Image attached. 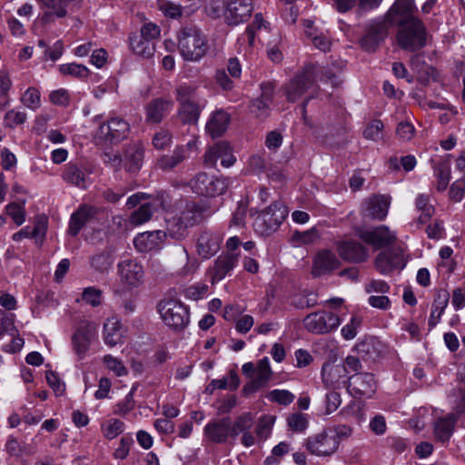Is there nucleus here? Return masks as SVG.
Masks as SVG:
<instances>
[{"mask_svg": "<svg viewBox=\"0 0 465 465\" xmlns=\"http://www.w3.org/2000/svg\"><path fill=\"white\" fill-rule=\"evenodd\" d=\"M393 24L398 25L396 40L401 49L416 52L426 45L427 30L419 18L393 19Z\"/></svg>", "mask_w": 465, "mask_h": 465, "instance_id": "nucleus-1", "label": "nucleus"}, {"mask_svg": "<svg viewBox=\"0 0 465 465\" xmlns=\"http://www.w3.org/2000/svg\"><path fill=\"white\" fill-rule=\"evenodd\" d=\"M178 49L184 60L198 62L208 51L206 36L195 25H185L178 32Z\"/></svg>", "mask_w": 465, "mask_h": 465, "instance_id": "nucleus-2", "label": "nucleus"}, {"mask_svg": "<svg viewBox=\"0 0 465 465\" xmlns=\"http://www.w3.org/2000/svg\"><path fill=\"white\" fill-rule=\"evenodd\" d=\"M178 102L177 116L183 124H196L204 103L197 96L196 88L190 84H180L175 88Z\"/></svg>", "mask_w": 465, "mask_h": 465, "instance_id": "nucleus-3", "label": "nucleus"}, {"mask_svg": "<svg viewBox=\"0 0 465 465\" xmlns=\"http://www.w3.org/2000/svg\"><path fill=\"white\" fill-rule=\"evenodd\" d=\"M157 310L163 322L174 331L183 330L190 322L189 309L175 299H163L159 302Z\"/></svg>", "mask_w": 465, "mask_h": 465, "instance_id": "nucleus-4", "label": "nucleus"}, {"mask_svg": "<svg viewBox=\"0 0 465 465\" xmlns=\"http://www.w3.org/2000/svg\"><path fill=\"white\" fill-rule=\"evenodd\" d=\"M316 77V65L306 64L301 72L282 86L286 99L291 103L300 100L314 85Z\"/></svg>", "mask_w": 465, "mask_h": 465, "instance_id": "nucleus-5", "label": "nucleus"}, {"mask_svg": "<svg viewBox=\"0 0 465 465\" xmlns=\"http://www.w3.org/2000/svg\"><path fill=\"white\" fill-rule=\"evenodd\" d=\"M287 214L286 206L282 202H274L255 218V230L261 234H271L278 230Z\"/></svg>", "mask_w": 465, "mask_h": 465, "instance_id": "nucleus-6", "label": "nucleus"}, {"mask_svg": "<svg viewBox=\"0 0 465 465\" xmlns=\"http://www.w3.org/2000/svg\"><path fill=\"white\" fill-rule=\"evenodd\" d=\"M129 132V123L121 116L114 115L100 124L94 139L97 143H119L127 137Z\"/></svg>", "mask_w": 465, "mask_h": 465, "instance_id": "nucleus-7", "label": "nucleus"}, {"mask_svg": "<svg viewBox=\"0 0 465 465\" xmlns=\"http://www.w3.org/2000/svg\"><path fill=\"white\" fill-rule=\"evenodd\" d=\"M193 193L206 197H214L224 193L229 186V180L224 177L198 173L190 182Z\"/></svg>", "mask_w": 465, "mask_h": 465, "instance_id": "nucleus-8", "label": "nucleus"}, {"mask_svg": "<svg viewBox=\"0 0 465 465\" xmlns=\"http://www.w3.org/2000/svg\"><path fill=\"white\" fill-rule=\"evenodd\" d=\"M304 328L313 334H327L341 324V318L332 312L318 311L308 314L302 321Z\"/></svg>", "mask_w": 465, "mask_h": 465, "instance_id": "nucleus-9", "label": "nucleus"}, {"mask_svg": "<svg viewBox=\"0 0 465 465\" xmlns=\"http://www.w3.org/2000/svg\"><path fill=\"white\" fill-rule=\"evenodd\" d=\"M96 335L97 327L94 322H84L77 327L72 336V346L79 360L85 358Z\"/></svg>", "mask_w": 465, "mask_h": 465, "instance_id": "nucleus-10", "label": "nucleus"}, {"mask_svg": "<svg viewBox=\"0 0 465 465\" xmlns=\"http://www.w3.org/2000/svg\"><path fill=\"white\" fill-rule=\"evenodd\" d=\"M218 160H221V164L225 168L232 166L236 162V158L232 154V149L226 141L215 143L203 154V163L207 167H215Z\"/></svg>", "mask_w": 465, "mask_h": 465, "instance_id": "nucleus-11", "label": "nucleus"}, {"mask_svg": "<svg viewBox=\"0 0 465 465\" xmlns=\"http://www.w3.org/2000/svg\"><path fill=\"white\" fill-rule=\"evenodd\" d=\"M322 379L324 385L332 390L348 387L350 381L344 364L331 361L322 365Z\"/></svg>", "mask_w": 465, "mask_h": 465, "instance_id": "nucleus-12", "label": "nucleus"}, {"mask_svg": "<svg viewBox=\"0 0 465 465\" xmlns=\"http://www.w3.org/2000/svg\"><path fill=\"white\" fill-rule=\"evenodd\" d=\"M388 35V25L385 20L372 21L366 25L365 34L360 40L362 49L374 52Z\"/></svg>", "mask_w": 465, "mask_h": 465, "instance_id": "nucleus-13", "label": "nucleus"}, {"mask_svg": "<svg viewBox=\"0 0 465 465\" xmlns=\"http://www.w3.org/2000/svg\"><path fill=\"white\" fill-rule=\"evenodd\" d=\"M339 445L337 435H331L327 431L312 436L306 441L307 450L317 456H330L338 450Z\"/></svg>", "mask_w": 465, "mask_h": 465, "instance_id": "nucleus-14", "label": "nucleus"}, {"mask_svg": "<svg viewBox=\"0 0 465 465\" xmlns=\"http://www.w3.org/2000/svg\"><path fill=\"white\" fill-rule=\"evenodd\" d=\"M252 11V0H229L224 11V21L229 25H238L247 22Z\"/></svg>", "mask_w": 465, "mask_h": 465, "instance_id": "nucleus-15", "label": "nucleus"}, {"mask_svg": "<svg viewBox=\"0 0 465 465\" xmlns=\"http://www.w3.org/2000/svg\"><path fill=\"white\" fill-rule=\"evenodd\" d=\"M239 261L238 252H222L207 271L212 284L219 282L232 271Z\"/></svg>", "mask_w": 465, "mask_h": 465, "instance_id": "nucleus-16", "label": "nucleus"}, {"mask_svg": "<svg viewBox=\"0 0 465 465\" xmlns=\"http://www.w3.org/2000/svg\"><path fill=\"white\" fill-rule=\"evenodd\" d=\"M118 275L123 285L128 289L140 286L143 281V269L134 260H124L117 265Z\"/></svg>", "mask_w": 465, "mask_h": 465, "instance_id": "nucleus-17", "label": "nucleus"}, {"mask_svg": "<svg viewBox=\"0 0 465 465\" xmlns=\"http://www.w3.org/2000/svg\"><path fill=\"white\" fill-rule=\"evenodd\" d=\"M361 239L371 245L375 250L386 248L396 242L395 232L391 231L387 226L381 225L371 230H366L360 233Z\"/></svg>", "mask_w": 465, "mask_h": 465, "instance_id": "nucleus-18", "label": "nucleus"}, {"mask_svg": "<svg viewBox=\"0 0 465 465\" xmlns=\"http://www.w3.org/2000/svg\"><path fill=\"white\" fill-rule=\"evenodd\" d=\"M75 0H36L44 13L40 18L43 25H51L56 18H64L68 14V6Z\"/></svg>", "mask_w": 465, "mask_h": 465, "instance_id": "nucleus-19", "label": "nucleus"}, {"mask_svg": "<svg viewBox=\"0 0 465 465\" xmlns=\"http://www.w3.org/2000/svg\"><path fill=\"white\" fill-rule=\"evenodd\" d=\"M339 266L340 261L332 252L322 250L313 258L311 272L314 278H317L331 272Z\"/></svg>", "mask_w": 465, "mask_h": 465, "instance_id": "nucleus-20", "label": "nucleus"}, {"mask_svg": "<svg viewBox=\"0 0 465 465\" xmlns=\"http://www.w3.org/2000/svg\"><path fill=\"white\" fill-rule=\"evenodd\" d=\"M91 173L92 170L86 165L70 162L65 165L62 177L67 183L84 189L89 183Z\"/></svg>", "mask_w": 465, "mask_h": 465, "instance_id": "nucleus-21", "label": "nucleus"}, {"mask_svg": "<svg viewBox=\"0 0 465 465\" xmlns=\"http://www.w3.org/2000/svg\"><path fill=\"white\" fill-rule=\"evenodd\" d=\"M203 432L205 437L214 443H224L231 437V420L223 418L208 422Z\"/></svg>", "mask_w": 465, "mask_h": 465, "instance_id": "nucleus-22", "label": "nucleus"}, {"mask_svg": "<svg viewBox=\"0 0 465 465\" xmlns=\"http://www.w3.org/2000/svg\"><path fill=\"white\" fill-rule=\"evenodd\" d=\"M173 103L162 97L153 99L145 106V121L148 124H160L171 112Z\"/></svg>", "mask_w": 465, "mask_h": 465, "instance_id": "nucleus-23", "label": "nucleus"}, {"mask_svg": "<svg viewBox=\"0 0 465 465\" xmlns=\"http://www.w3.org/2000/svg\"><path fill=\"white\" fill-rule=\"evenodd\" d=\"M97 209L91 205H83L70 218L68 233L76 236L79 232L95 219Z\"/></svg>", "mask_w": 465, "mask_h": 465, "instance_id": "nucleus-24", "label": "nucleus"}, {"mask_svg": "<svg viewBox=\"0 0 465 465\" xmlns=\"http://www.w3.org/2000/svg\"><path fill=\"white\" fill-rule=\"evenodd\" d=\"M254 375V379L243 387L245 393L254 392L257 390L265 387L270 381L272 371L270 367L269 359L267 357L258 361Z\"/></svg>", "mask_w": 465, "mask_h": 465, "instance_id": "nucleus-25", "label": "nucleus"}, {"mask_svg": "<svg viewBox=\"0 0 465 465\" xmlns=\"http://www.w3.org/2000/svg\"><path fill=\"white\" fill-rule=\"evenodd\" d=\"M390 204V196L373 195L365 202L363 214L366 217L381 221L387 216Z\"/></svg>", "mask_w": 465, "mask_h": 465, "instance_id": "nucleus-26", "label": "nucleus"}, {"mask_svg": "<svg viewBox=\"0 0 465 465\" xmlns=\"http://www.w3.org/2000/svg\"><path fill=\"white\" fill-rule=\"evenodd\" d=\"M164 238L165 232L161 230L144 232L134 239V245L138 252H147L158 249Z\"/></svg>", "mask_w": 465, "mask_h": 465, "instance_id": "nucleus-27", "label": "nucleus"}, {"mask_svg": "<svg viewBox=\"0 0 465 465\" xmlns=\"http://www.w3.org/2000/svg\"><path fill=\"white\" fill-rule=\"evenodd\" d=\"M350 387H351V390L356 395L365 396L367 398H370L376 391L374 377L369 372H363L351 377L347 388Z\"/></svg>", "mask_w": 465, "mask_h": 465, "instance_id": "nucleus-28", "label": "nucleus"}, {"mask_svg": "<svg viewBox=\"0 0 465 465\" xmlns=\"http://www.w3.org/2000/svg\"><path fill=\"white\" fill-rule=\"evenodd\" d=\"M221 242L222 240L219 235L210 232H203L197 240V253L203 259H209L219 251Z\"/></svg>", "mask_w": 465, "mask_h": 465, "instance_id": "nucleus-29", "label": "nucleus"}, {"mask_svg": "<svg viewBox=\"0 0 465 465\" xmlns=\"http://www.w3.org/2000/svg\"><path fill=\"white\" fill-rule=\"evenodd\" d=\"M337 250L340 256L348 262H361L368 257L367 249L362 244L352 241L339 243Z\"/></svg>", "mask_w": 465, "mask_h": 465, "instance_id": "nucleus-30", "label": "nucleus"}, {"mask_svg": "<svg viewBox=\"0 0 465 465\" xmlns=\"http://www.w3.org/2000/svg\"><path fill=\"white\" fill-rule=\"evenodd\" d=\"M143 156L144 150L142 144H130L124 152L123 163L124 169L129 173H137L143 165Z\"/></svg>", "mask_w": 465, "mask_h": 465, "instance_id": "nucleus-31", "label": "nucleus"}, {"mask_svg": "<svg viewBox=\"0 0 465 465\" xmlns=\"http://www.w3.org/2000/svg\"><path fill=\"white\" fill-rule=\"evenodd\" d=\"M417 11L414 0H396L386 15V20L393 24V19L407 20L416 18L413 14Z\"/></svg>", "mask_w": 465, "mask_h": 465, "instance_id": "nucleus-32", "label": "nucleus"}, {"mask_svg": "<svg viewBox=\"0 0 465 465\" xmlns=\"http://www.w3.org/2000/svg\"><path fill=\"white\" fill-rule=\"evenodd\" d=\"M204 212L205 208L203 205L193 202H187L180 211L178 217L185 225L193 227L204 219Z\"/></svg>", "mask_w": 465, "mask_h": 465, "instance_id": "nucleus-33", "label": "nucleus"}, {"mask_svg": "<svg viewBox=\"0 0 465 465\" xmlns=\"http://www.w3.org/2000/svg\"><path fill=\"white\" fill-rule=\"evenodd\" d=\"M230 124V115L223 110L213 112L206 124V130L213 138L222 136Z\"/></svg>", "mask_w": 465, "mask_h": 465, "instance_id": "nucleus-34", "label": "nucleus"}, {"mask_svg": "<svg viewBox=\"0 0 465 465\" xmlns=\"http://www.w3.org/2000/svg\"><path fill=\"white\" fill-rule=\"evenodd\" d=\"M123 331L121 322L114 317L107 319L104 324V341L110 347L123 343Z\"/></svg>", "mask_w": 465, "mask_h": 465, "instance_id": "nucleus-35", "label": "nucleus"}, {"mask_svg": "<svg viewBox=\"0 0 465 465\" xmlns=\"http://www.w3.org/2000/svg\"><path fill=\"white\" fill-rule=\"evenodd\" d=\"M355 349L364 360L375 361L381 353L382 344L378 339L371 337L357 343Z\"/></svg>", "mask_w": 465, "mask_h": 465, "instance_id": "nucleus-36", "label": "nucleus"}, {"mask_svg": "<svg viewBox=\"0 0 465 465\" xmlns=\"http://www.w3.org/2000/svg\"><path fill=\"white\" fill-rule=\"evenodd\" d=\"M450 294L445 290H441L437 293L432 304V310L428 322V325L430 329L434 328L440 322L441 314L443 313L448 304Z\"/></svg>", "mask_w": 465, "mask_h": 465, "instance_id": "nucleus-37", "label": "nucleus"}, {"mask_svg": "<svg viewBox=\"0 0 465 465\" xmlns=\"http://www.w3.org/2000/svg\"><path fill=\"white\" fill-rule=\"evenodd\" d=\"M455 419L452 415L439 418L434 424V435L437 440L446 442L452 435Z\"/></svg>", "mask_w": 465, "mask_h": 465, "instance_id": "nucleus-38", "label": "nucleus"}, {"mask_svg": "<svg viewBox=\"0 0 465 465\" xmlns=\"http://www.w3.org/2000/svg\"><path fill=\"white\" fill-rule=\"evenodd\" d=\"M416 210L420 213L417 219V223L424 224L428 223L435 213V208L430 203L429 194H419L415 199Z\"/></svg>", "mask_w": 465, "mask_h": 465, "instance_id": "nucleus-39", "label": "nucleus"}, {"mask_svg": "<svg viewBox=\"0 0 465 465\" xmlns=\"http://www.w3.org/2000/svg\"><path fill=\"white\" fill-rule=\"evenodd\" d=\"M400 260V255L391 251H384L380 252L376 257L375 266L380 272L386 274L398 266Z\"/></svg>", "mask_w": 465, "mask_h": 465, "instance_id": "nucleus-40", "label": "nucleus"}, {"mask_svg": "<svg viewBox=\"0 0 465 465\" xmlns=\"http://www.w3.org/2000/svg\"><path fill=\"white\" fill-rule=\"evenodd\" d=\"M185 160V150L183 147H176L172 154L163 155L157 161V165L163 171H169L176 167Z\"/></svg>", "mask_w": 465, "mask_h": 465, "instance_id": "nucleus-41", "label": "nucleus"}, {"mask_svg": "<svg viewBox=\"0 0 465 465\" xmlns=\"http://www.w3.org/2000/svg\"><path fill=\"white\" fill-rule=\"evenodd\" d=\"M130 45L132 50L138 55L145 58H149L153 55V43L140 35L131 36Z\"/></svg>", "mask_w": 465, "mask_h": 465, "instance_id": "nucleus-42", "label": "nucleus"}, {"mask_svg": "<svg viewBox=\"0 0 465 465\" xmlns=\"http://www.w3.org/2000/svg\"><path fill=\"white\" fill-rule=\"evenodd\" d=\"M188 228L189 226L185 225L178 215L173 216L166 220L165 236L168 234L173 239L182 240L187 236Z\"/></svg>", "mask_w": 465, "mask_h": 465, "instance_id": "nucleus-43", "label": "nucleus"}, {"mask_svg": "<svg viewBox=\"0 0 465 465\" xmlns=\"http://www.w3.org/2000/svg\"><path fill=\"white\" fill-rule=\"evenodd\" d=\"M252 425L253 416L251 412L241 414L232 424L231 423V437L235 439L240 433L250 430Z\"/></svg>", "mask_w": 465, "mask_h": 465, "instance_id": "nucleus-44", "label": "nucleus"}, {"mask_svg": "<svg viewBox=\"0 0 465 465\" xmlns=\"http://www.w3.org/2000/svg\"><path fill=\"white\" fill-rule=\"evenodd\" d=\"M114 262V257L109 251H103L91 258V266L101 273L107 272Z\"/></svg>", "mask_w": 465, "mask_h": 465, "instance_id": "nucleus-45", "label": "nucleus"}, {"mask_svg": "<svg viewBox=\"0 0 465 465\" xmlns=\"http://www.w3.org/2000/svg\"><path fill=\"white\" fill-rule=\"evenodd\" d=\"M153 216V203H146L142 204L137 210L134 211L130 216V223L133 225H140L148 222Z\"/></svg>", "mask_w": 465, "mask_h": 465, "instance_id": "nucleus-46", "label": "nucleus"}, {"mask_svg": "<svg viewBox=\"0 0 465 465\" xmlns=\"http://www.w3.org/2000/svg\"><path fill=\"white\" fill-rule=\"evenodd\" d=\"M81 299L86 304L97 307L102 304L103 291L94 286L86 287L83 290Z\"/></svg>", "mask_w": 465, "mask_h": 465, "instance_id": "nucleus-47", "label": "nucleus"}, {"mask_svg": "<svg viewBox=\"0 0 465 465\" xmlns=\"http://www.w3.org/2000/svg\"><path fill=\"white\" fill-rule=\"evenodd\" d=\"M157 5L163 15L172 19H178L183 15V8L171 1L158 0Z\"/></svg>", "mask_w": 465, "mask_h": 465, "instance_id": "nucleus-48", "label": "nucleus"}, {"mask_svg": "<svg viewBox=\"0 0 465 465\" xmlns=\"http://www.w3.org/2000/svg\"><path fill=\"white\" fill-rule=\"evenodd\" d=\"M124 424L117 419H111L102 426L104 436L109 440L116 438L124 431Z\"/></svg>", "mask_w": 465, "mask_h": 465, "instance_id": "nucleus-49", "label": "nucleus"}, {"mask_svg": "<svg viewBox=\"0 0 465 465\" xmlns=\"http://www.w3.org/2000/svg\"><path fill=\"white\" fill-rule=\"evenodd\" d=\"M60 72L64 75H72L77 78H85L89 74V70L86 66L75 63L62 64Z\"/></svg>", "mask_w": 465, "mask_h": 465, "instance_id": "nucleus-50", "label": "nucleus"}, {"mask_svg": "<svg viewBox=\"0 0 465 465\" xmlns=\"http://www.w3.org/2000/svg\"><path fill=\"white\" fill-rule=\"evenodd\" d=\"M269 401L287 406L294 400V395L287 390H272L267 394Z\"/></svg>", "mask_w": 465, "mask_h": 465, "instance_id": "nucleus-51", "label": "nucleus"}, {"mask_svg": "<svg viewBox=\"0 0 465 465\" xmlns=\"http://www.w3.org/2000/svg\"><path fill=\"white\" fill-rule=\"evenodd\" d=\"M249 110L256 118L264 119L270 114V104L264 100L256 98L251 102Z\"/></svg>", "mask_w": 465, "mask_h": 465, "instance_id": "nucleus-52", "label": "nucleus"}, {"mask_svg": "<svg viewBox=\"0 0 465 465\" xmlns=\"http://www.w3.org/2000/svg\"><path fill=\"white\" fill-rule=\"evenodd\" d=\"M361 323L362 318L361 316H351L350 322L341 328V336L347 341L352 340L357 335V330Z\"/></svg>", "mask_w": 465, "mask_h": 465, "instance_id": "nucleus-53", "label": "nucleus"}, {"mask_svg": "<svg viewBox=\"0 0 465 465\" xmlns=\"http://www.w3.org/2000/svg\"><path fill=\"white\" fill-rule=\"evenodd\" d=\"M22 103L28 108L36 109L40 106V93L36 88H28L22 96Z\"/></svg>", "mask_w": 465, "mask_h": 465, "instance_id": "nucleus-54", "label": "nucleus"}, {"mask_svg": "<svg viewBox=\"0 0 465 465\" xmlns=\"http://www.w3.org/2000/svg\"><path fill=\"white\" fill-rule=\"evenodd\" d=\"M383 127V123L381 120H373L363 131V136L366 139L377 141L382 136L381 131Z\"/></svg>", "mask_w": 465, "mask_h": 465, "instance_id": "nucleus-55", "label": "nucleus"}, {"mask_svg": "<svg viewBox=\"0 0 465 465\" xmlns=\"http://www.w3.org/2000/svg\"><path fill=\"white\" fill-rule=\"evenodd\" d=\"M103 361L105 366L110 371H114L117 376L120 377L127 374L126 368L124 367L123 361L119 359L108 354L104 357Z\"/></svg>", "mask_w": 465, "mask_h": 465, "instance_id": "nucleus-56", "label": "nucleus"}, {"mask_svg": "<svg viewBox=\"0 0 465 465\" xmlns=\"http://www.w3.org/2000/svg\"><path fill=\"white\" fill-rule=\"evenodd\" d=\"M437 176V189L439 191H444L450 180V170L448 165L442 164L437 167L435 170Z\"/></svg>", "mask_w": 465, "mask_h": 465, "instance_id": "nucleus-57", "label": "nucleus"}, {"mask_svg": "<svg viewBox=\"0 0 465 465\" xmlns=\"http://www.w3.org/2000/svg\"><path fill=\"white\" fill-rule=\"evenodd\" d=\"M25 120V113L15 110L8 111L5 116V124L10 128H15L16 125L24 124Z\"/></svg>", "mask_w": 465, "mask_h": 465, "instance_id": "nucleus-58", "label": "nucleus"}, {"mask_svg": "<svg viewBox=\"0 0 465 465\" xmlns=\"http://www.w3.org/2000/svg\"><path fill=\"white\" fill-rule=\"evenodd\" d=\"M288 425L294 431H302L308 425V420L302 413H293L288 418Z\"/></svg>", "mask_w": 465, "mask_h": 465, "instance_id": "nucleus-59", "label": "nucleus"}, {"mask_svg": "<svg viewBox=\"0 0 465 465\" xmlns=\"http://www.w3.org/2000/svg\"><path fill=\"white\" fill-rule=\"evenodd\" d=\"M226 4L223 0H209L206 5V12L209 16L213 18H218L222 15L224 16Z\"/></svg>", "mask_w": 465, "mask_h": 465, "instance_id": "nucleus-60", "label": "nucleus"}, {"mask_svg": "<svg viewBox=\"0 0 465 465\" xmlns=\"http://www.w3.org/2000/svg\"><path fill=\"white\" fill-rule=\"evenodd\" d=\"M280 42V35H277L273 42L267 45V56L273 63H281L283 59V54L280 50L278 44Z\"/></svg>", "mask_w": 465, "mask_h": 465, "instance_id": "nucleus-61", "label": "nucleus"}, {"mask_svg": "<svg viewBox=\"0 0 465 465\" xmlns=\"http://www.w3.org/2000/svg\"><path fill=\"white\" fill-rule=\"evenodd\" d=\"M5 209L7 214L17 225H21L25 222V210L20 204L12 203L6 205Z\"/></svg>", "mask_w": 465, "mask_h": 465, "instance_id": "nucleus-62", "label": "nucleus"}, {"mask_svg": "<svg viewBox=\"0 0 465 465\" xmlns=\"http://www.w3.org/2000/svg\"><path fill=\"white\" fill-rule=\"evenodd\" d=\"M172 142V135L166 130H161L156 133L153 138V144L158 150H163L168 147Z\"/></svg>", "mask_w": 465, "mask_h": 465, "instance_id": "nucleus-63", "label": "nucleus"}, {"mask_svg": "<svg viewBox=\"0 0 465 465\" xmlns=\"http://www.w3.org/2000/svg\"><path fill=\"white\" fill-rule=\"evenodd\" d=\"M397 136L402 141H410L415 134L414 126L409 122H401L396 129Z\"/></svg>", "mask_w": 465, "mask_h": 465, "instance_id": "nucleus-64", "label": "nucleus"}]
</instances>
